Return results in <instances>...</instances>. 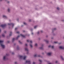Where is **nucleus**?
Instances as JSON below:
<instances>
[{"label":"nucleus","mask_w":64,"mask_h":64,"mask_svg":"<svg viewBox=\"0 0 64 64\" xmlns=\"http://www.w3.org/2000/svg\"><path fill=\"white\" fill-rule=\"evenodd\" d=\"M4 42V41L3 40H0V45H1V46L2 48H3V49H4L5 48V46L3 44H2V43H3Z\"/></svg>","instance_id":"nucleus-1"},{"label":"nucleus","mask_w":64,"mask_h":64,"mask_svg":"<svg viewBox=\"0 0 64 64\" xmlns=\"http://www.w3.org/2000/svg\"><path fill=\"white\" fill-rule=\"evenodd\" d=\"M26 58H27V56H20V59H23L24 60H25L26 59Z\"/></svg>","instance_id":"nucleus-2"},{"label":"nucleus","mask_w":64,"mask_h":64,"mask_svg":"<svg viewBox=\"0 0 64 64\" xmlns=\"http://www.w3.org/2000/svg\"><path fill=\"white\" fill-rule=\"evenodd\" d=\"M26 63H29L28 64H31V60H26Z\"/></svg>","instance_id":"nucleus-3"},{"label":"nucleus","mask_w":64,"mask_h":64,"mask_svg":"<svg viewBox=\"0 0 64 64\" xmlns=\"http://www.w3.org/2000/svg\"><path fill=\"white\" fill-rule=\"evenodd\" d=\"M21 36H22V37H24V36L22 34H20V36H18L16 38V39H17L19 37H20Z\"/></svg>","instance_id":"nucleus-4"},{"label":"nucleus","mask_w":64,"mask_h":64,"mask_svg":"<svg viewBox=\"0 0 64 64\" xmlns=\"http://www.w3.org/2000/svg\"><path fill=\"white\" fill-rule=\"evenodd\" d=\"M52 54V52H49L47 54V55L48 56H51Z\"/></svg>","instance_id":"nucleus-5"},{"label":"nucleus","mask_w":64,"mask_h":64,"mask_svg":"<svg viewBox=\"0 0 64 64\" xmlns=\"http://www.w3.org/2000/svg\"><path fill=\"white\" fill-rule=\"evenodd\" d=\"M7 11L8 13H10L11 11V9H10V8H8L7 10Z\"/></svg>","instance_id":"nucleus-6"},{"label":"nucleus","mask_w":64,"mask_h":64,"mask_svg":"<svg viewBox=\"0 0 64 64\" xmlns=\"http://www.w3.org/2000/svg\"><path fill=\"white\" fill-rule=\"evenodd\" d=\"M26 41L28 42H30L31 43H33V41L32 40H26Z\"/></svg>","instance_id":"nucleus-7"},{"label":"nucleus","mask_w":64,"mask_h":64,"mask_svg":"<svg viewBox=\"0 0 64 64\" xmlns=\"http://www.w3.org/2000/svg\"><path fill=\"white\" fill-rule=\"evenodd\" d=\"M8 26H10V25H12V26H14V24H13L8 23Z\"/></svg>","instance_id":"nucleus-8"},{"label":"nucleus","mask_w":64,"mask_h":64,"mask_svg":"<svg viewBox=\"0 0 64 64\" xmlns=\"http://www.w3.org/2000/svg\"><path fill=\"white\" fill-rule=\"evenodd\" d=\"M25 51H26L27 52H29V50L28 49V48H25Z\"/></svg>","instance_id":"nucleus-9"},{"label":"nucleus","mask_w":64,"mask_h":64,"mask_svg":"<svg viewBox=\"0 0 64 64\" xmlns=\"http://www.w3.org/2000/svg\"><path fill=\"white\" fill-rule=\"evenodd\" d=\"M1 26L2 27H6V24H5L4 25H2Z\"/></svg>","instance_id":"nucleus-10"},{"label":"nucleus","mask_w":64,"mask_h":64,"mask_svg":"<svg viewBox=\"0 0 64 64\" xmlns=\"http://www.w3.org/2000/svg\"><path fill=\"white\" fill-rule=\"evenodd\" d=\"M59 48L60 49H64V47L62 46H59Z\"/></svg>","instance_id":"nucleus-11"},{"label":"nucleus","mask_w":64,"mask_h":64,"mask_svg":"<svg viewBox=\"0 0 64 64\" xmlns=\"http://www.w3.org/2000/svg\"><path fill=\"white\" fill-rule=\"evenodd\" d=\"M6 58H7V56H4L3 58V60H5L6 59Z\"/></svg>","instance_id":"nucleus-12"},{"label":"nucleus","mask_w":64,"mask_h":64,"mask_svg":"<svg viewBox=\"0 0 64 64\" xmlns=\"http://www.w3.org/2000/svg\"><path fill=\"white\" fill-rule=\"evenodd\" d=\"M30 46L31 48H33V45H32V44H30Z\"/></svg>","instance_id":"nucleus-13"},{"label":"nucleus","mask_w":64,"mask_h":64,"mask_svg":"<svg viewBox=\"0 0 64 64\" xmlns=\"http://www.w3.org/2000/svg\"><path fill=\"white\" fill-rule=\"evenodd\" d=\"M44 42H46V43H48V42H49V41L47 40H44Z\"/></svg>","instance_id":"nucleus-14"},{"label":"nucleus","mask_w":64,"mask_h":64,"mask_svg":"<svg viewBox=\"0 0 64 64\" xmlns=\"http://www.w3.org/2000/svg\"><path fill=\"white\" fill-rule=\"evenodd\" d=\"M60 57L61 58V59L62 60H64V58L63 57V56H60Z\"/></svg>","instance_id":"nucleus-15"},{"label":"nucleus","mask_w":64,"mask_h":64,"mask_svg":"<svg viewBox=\"0 0 64 64\" xmlns=\"http://www.w3.org/2000/svg\"><path fill=\"white\" fill-rule=\"evenodd\" d=\"M15 40V38H12V42H13Z\"/></svg>","instance_id":"nucleus-16"},{"label":"nucleus","mask_w":64,"mask_h":64,"mask_svg":"<svg viewBox=\"0 0 64 64\" xmlns=\"http://www.w3.org/2000/svg\"><path fill=\"white\" fill-rule=\"evenodd\" d=\"M3 18H6L7 16L5 15H4L3 16Z\"/></svg>","instance_id":"nucleus-17"},{"label":"nucleus","mask_w":64,"mask_h":64,"mask_svg":"<svg viewBox=\"0 0 64 64\" xmlns=\"http://www.w3.org/2000/svg\"><path fill=\"white\" fill-rule=\"evenodd\" d=\"M48 47H52V49H53V48H54V46H48Z\"/></svg>","instance_id":"nucleus-18"},{"label":"nucleus","mask_w":64,"mask_h":64,"mask_svg":"<svg viewBox=\"0 0 64 64\" xmlns=\"http://www.w3.org/2000/svg\"><path fill=\"white\" fill-rule=\"evenodd\" d=\"M38 46V44H37V43H36L34 44V46H35V47H37Z\"/></svg>","instance_id":"nucleus-19"},{"label":"nucleus","mask_w":64,"mask_h":64,"mask_svg":"<svg viewBox=\"0 0 64 64\" xmlns=\"http://www.w3.org/2000/svg\"><path fill=\"white\" fill-rule=\"evenodd\" d=\"M2 37H5V35H4V34H2Z\"/></svg>","instance_id":"nucleus-20"},{"label":"nucleus","mask_w":64,"mask_h":64,"mask_svg":"<svg viewBox=\"0 0 64 64\" xmlns=\"http://www.w3.org/2000/svg\"><path fill=\"white\" fill-rule=\"evenodd\" d=\"M11 35H12V32H10V34H9V36H10Z\"/></svg>","instance_id":"nucleus-21"},{"label":"nucleus","mask_w":64,"mask_h":64,"mask_svg":"<svg viewBox=\"0 0 64 64\" xmlns=\"http://www.w3.org/2000/svg\"><path fill=\"white\" fill-rule=\"evenodd\" d=\"M57 9L58 10H60V8L59 7H57Z\"/></svg>","instance_id":"nucleus-22"},{"label":"nucleus","mask_w":64,"mask_h":64,"mask_svg":"<svg viewBox=\"0 0 64 64\" xmlns=\"http://www.w3.org/2000/svg\"><path fill=\"white\" fill-rule=\"evenodd\" d=\"M24 25H27V24H26V22H24Z\"/></svg>","instance_id":"nucleus-23"},{"label":"nucleus","mask_w":64,"mask_h":64,"mask_svg":"<svg viewBox=\"0 0 64 64\" xmlns=\"http://www.w3.org/2000/svg\"><path fill=\"white\" fill-rule=\"evenodd\" d=\"M37 27V26H34V29H36V28Z\"/></svg>","instance_id":"nucleus-24"},{"label":"nucleus","mask_w":64,"mask_h":64,"mask_svg":"<svg viewBox=\"0 0 64 64\" xmlns=\"http://www.w3.org/2000/svg\"><path fill=\"white\" fill-rule=\"evenodd\" d=\"M32 64H36V63L34 62H33L32 63Z\"/></svg>","instance_id":"nucleus-25"},{"label":"nucleus","mask_w":64,"mask_h":64,"mask_svg":"<svg viewBox=\"0 0 64 64\" xmlns=\"http://www.w3.org/2000/svg\"><path fill=\"white\" fill-rule=\"evenodd\" d=\"M37 54H35L34 56V57H36L37 56Z\"/></svg>","instance_id":"nucleus-26"},{"label":"nucleus","mask_w":64,"mask_h":64,"mask_svg":"<svg viewBox=\"0 0 64 64\" xmlns=\"http://www.w3.org/2000/svg\"><path fill=\"white\" fill-rule=\"evenodd\" d=\"M15 64H17V62H14Z\"/></svg>","instance_id":"nucleus-27"},{"label":"nucleus","mask_w":64,"mask_h":64,"mask_svg":"<svg viewBox=\"0 0 64 64\" xmlns=\"http://www.w3.org/2000/svg\"><path fill=\"white\" fill-rule=\"evenodd\" d=\"M20 32H16V33L17 34H19V33Z\"/></svg>","instance_id":"nucleus-28"},{"label":"nucleus","mask_w":64,"mask_h":64,"mask_svg":"<svg viewBox=\"0 0 64 64\" xmlns=\"http://www.w3.org/2000/svg\"><path fill=\"white\" fill-rule=\"evenodd\" d=\"M27 52V54H29V51L28 52Z\"/></svg>","instance_id":"nucleus-29"},{"label":"nucleus","mask_w":64,"mask_h":64,"mask_svg":"<svg viewBox=\"0 0 64 64\" xmlns=\"http://www.w3.org/2000/svg\"><path fill=\"white\" fill-rule=\"evenodd\" d=\"M56 63H58V62L57 61H56Z\"/></svg>","instance_id":"nucleus-30"},{"label":"nucleus","mask_w":64,"mask_h":64,"mask_svg":"<svg viewBox=\"0 0 64 64\" xmlns=\"http://www.w3.org/2000/svg\"><path fill=\"white\" fill-rule=\"evenodd\" d=\"M40 49H42L43 48V47H40Z\"/></svg>","instance_id":"nucleus-31"},{"label":"nucleus","mask_w":64,"mask_h":64,"mask_svg":"<svg viewBox=\"0 0 64 64\" xmlns=\"http://www.w3.org/2000/svg\"><path fill=\"white\" fill-rule=\"evenodd\" d=\"M39 61L40 62H42V60H39Z\"/></svg>","instance_id":"nucleus-32"},{"label":"nucleus","mask_w":64,"mask_h":64,"mask_svg":"<svg viewBox=\"0 0 64 64\" xmlns=\"http://www.w3.org/2000/svg\"><path fill=\"white\" fill-rule=\"evenodd\" d=\"M57 42H54V43H56V44L57 43Z\"/></svg>","instance_id":"nucleus-33"},{"label":"nucleus","mask_w":64,"mask_h":64,"mask_svg":"<svg viewBox=\"0 0 64 64\" xmlns=\"http://www.w3.org/2000/svg\"><path fill=\"white\" fill-rule=\"evenodd\" d=\"M56 29V28H54V30H55Z\"/></svg>","instance_id":"nucleus-34"},{"label":"nucleus","mask_w":64,"mask_h":64,"mask_svg":"<svg viewBox=\"0 0 64 64\" xmlns=\"http://www.w3.org/2000/svg\"><path fill=\"white\" fill-rule=\"evenodd\" d=\"M17 29H18V28H15V30H17Z\"/></svg>","instance_id":"nucleus-35"},{"label":"nucleus","mask_w":64,"mask_h":64,"mask_svg":"<svg viewBox=\"0 0 64 64\" xmlns=\"http://www.w3.org/2000/svg\"><path fill=\"white\" fill-rule=\"evenodd\" d=\"M38 56L39 57H41V56L40 55H39Z\"/></svg>","instance_id":"nucleus-36"},{"label":"nucleus","mask_w":64,"mask_h":64,"mask_svg":"<svg viewBox=\"0 0 64 64\" xmlns=\"http://www.w3.org/2000/svg\"><path fill=\"white\" fill-rule=\"evenodd\" d=\"M31 21V20H29V22H30V21Z\"/></svg>","instance_id":"nucleus-37"},{"label":"nucleus","mask_w":64,"mask_h":64,"mask_svg":"<svg viewBox=\"0 0 64 64\" xmlns=\"http://www.w3.org/2000/svg\"><path fill=\"white\" fill-rule=\"evenodd\" d=\"M37 34H39V32H38Z\"/></svg>","instance_id":"nucleus-38"},{"label":"nucleus","mask_w":64,"mask_h":64,"mask_svg":"<svg viewBox=\"0 0 64 64\" xmlns=\"http://www.w3.org/2000/svg\"><path fill=\"white\" fill-rule=\"evenodd\" d=\"M32 35H33V34H34V33L33 32H32Z\"/></svg>","instance_id":"nucleus-39"},{"label":"nucleus","mask_w":64,"mask_h":64,"mask_svg":"<svg viewBox=\"0 0 64 64\" xmlns=\"http://www.w3.org/2000/svg\"><path fill=\"white\" fill-rule=\"evenodd\" d=\"M8 3H10V1L8 2Z\"/></svg>","instance_id":"nucleus-40"},{"label":"nucleus","mask_w":64,"mask_h":64,"mask_svg":"<svg viewBox=\"0 0 64 64\" xmlns=\"http://www.w3.org/2000/svg\"><path fill=\"white\" fill-rule=\"evenodd\" d=\"M40 32H41V33H42V32H43V31L42 30H41Z\"/></svg>","instance_id":"nucleus-41"},{"label":"nucleus","mask_w":64,"mask_h":64,"mask_svg":"<svg viewBox=\"0 0 64 64\" xmlns=\"http://www.w3.org/2000/svg\"><path fill=\"white\" fill-rule=\"evenodd\" d=\"M28 45H27V44H25V46H27Z\"/></svg>","instance_id":"nucleus-42"},{"label":"nucleus","mask_w":64,"mask_h":64,"mask_svg":"<svg viewBox=\"0 0 64 64\" xmlns=\"http://www.w3.org/2000/svg\"><path fill=\"white\" fill-rule=\"evenodd\" d=\"M10 42V41H8V43H9Z\"/></svg>","instance_id":"nucleus-43"},{"label":"nucleus","mask_w":64,"mask_h":64,"mask_svg":"<svg viewBox=\"0 0 64 64\" xmlns=\"http://www.w3.org/2000/svg\"><path fill=\"white\" fill-rule=\"evenodd\" d=\"M1 32V29L0 28V32Z\"/></svg>","instance_id":"nucleus-44"},{"label":"nucleus","mask_w":64,"mask_h":64,"mask_svg":"<svg viewBox=\"0 0 64 64\" xmlns=\"http://www.w3.org/2000/svg\"><path fill=\"white\" fill-rule=\"evenodd\" d=\"M51 39H53L54 38H53L52 37V38H51Z\"/></svg>","instance_id":"nucleus-45"},{"label":"nucleus","mask_w":64,"mask_h":64,"mask_svg":"<svg viewBox=\"0 0 64 64\" xmlns=\"http://www.w3.org/2000/svg\"><path fill=\"white\" fill-rule=\"evenodd\" d=\"M39 64H42V63L41 62H40V63Z\"/></svg>","instance_id":"nucleus-46"},{"label":"nucleus","mask_w":64,"mask_h":64,"mask_svg":"<svg viewBox=\"0 0 64 64\" xmlns=\"http://www.w3.org/2000/svg\"><path fill=\"white\" fill-rule=\"evenodd\" d=\"M62 21H64V20H62Z\"/></svg>","instance_id":"nucleus-47"},{"label":"nucleus","mask_w":64,"mask_h":64,"mask_svg":"<svg viewBox=\"0 0 64 64\" xmlns=\"http://www.w3.org/2000/svg\"><path fill=\"white\" fill-rule=\"evenodd\" d=\"M52 64L50 63L49 64Z\"/></svg>","instance_id":"nucleus-48"},{"label":"nucleus","mask_w":64,"mask_h":64,"mask_svg":"<svg viewBox=\"0 0 64 64\" xmlns=\"http://www.w3.org/2000/svg\"><path fill=\"white\" fill-rule=\"evenodd\" d=\"M17 49H18V48H17Z\"/></svg>","instance_id":"nucleus-49"},{"label":"nucleus","mask_w":64,"mask_h":64,"mask_svg":"<svg viewBox=\"0 0 64 64\" xmlns=\"http://www.w3.org/2000/svg\"><path fill=\"white\" fill-rule=\"evenodd\" d=\"M12 54H13V53H12Z\"/></svg>","instance_id":"nucleus-50"},{"label":"nucleus","mask_w":64,"mask_h":64,"mask_svg":"<svg viewBox=\"0 0 64 64\" xmlns=\"http://www.w3.org/2000/svg\"><path fill=\"white\" fill-rule=\"evenodd\" d=\"M59 1H60V0H58Z\"/></svg>","instance_id":"nucleus-51"},{"label":"nucleus","mask_w":64,"mask_h":64,"mask_svg":"<svg viewBox=\"0 0 64 64\" xmlns=\"http://www.w3.org/2000/svg\"><path fill=\"white\" fill-rule=\"evenodd\" d=\"M22 26H23V25H22Z\"/></svg>","instance_id":"nucleus-52"}]
</instances>
